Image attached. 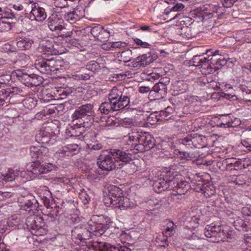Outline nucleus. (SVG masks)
<instances>
[{
    "mask_svg": "<svg viewBox=\"0 0 251 251\" xmlns=\"http://www.w3.org/2000/svg\"><path fill=\"white\" fill-rule=\"evenodd\" d=\"M126 145L128 150L133 151L134 153L149 151L155 145L153 137L147 132L133 130L125 136Z\"/></svg>",
    "mask_w": 251,
    "mask_h": 251,
    "instance_id": "nucleus-1",
    "label": "nucleus"
},
{
    "mask_svg": "<svg viewBox=\"0 0 251 251\" xmlns=\"http://www.w3.org/2000/svg\"><path fill=\"white\" fill-rule=\"evenodd\" d=\"M0 75V85L2 86L8 83L11 76L16 78L18 80L28 87L38 86L43 82V77L34 74H28L25 70H16L11 74Z\"/></svg>",
    "mask_w": 251,
    "mask_h": 251,
    "instance_id": "nucleus-2",
    "label": "nucleus"
},
{
    "mask_svg": "<svg viewBox=\"0 0 251 251\" xmlns=\"http://www.w3.org/2000/svg\"><path fill=\"white\" fill-rule=\"evenodd\" d=\"M65 62L57 57L50 58H42L36 60L35 67L44 74H56L64 72L67 67Z\"/></svg>",
    "mask_w": 251,
    "mask_h": 251,
    "instance_id": "nucleus-3",
    "label": "nucleus"
},
{
    "mask_svg": "<svg viewBox=\"0 0 251 251\" xmlns=\"http://www.w3.org/2000/svg\"><path fill=\"white\" fill-rule=\"evenodd\" d=\"M134 92L131 87L121 88L115 86L110 90L108 98L112 100L114 107L119 110L129 105L130 98Z\"/></svg>",
    "mask_w": 251,
    "mask_h": 251,
    "instance_id": "nucleus-4",
    "label": "nucleus"
},
{
    "mask_svg": "<svg viewBox=\"0 0 251 251\" xmlns=\"http://www.w3.org/2000/svg\"><path fill=\"white\" fill-rule=\"evenodd\" d=\"M94 113L93 104L86 103L77 107L72 115V118L74 122L75 120H78L79 124H83L84 127L93 123Z\"/></svg>",
    "mask_w": 251,
    "mask_h": 251,
    "instance_id": "nucleus-5",
    "label": "nucleus"
},
{
    "mask_svg": "<svg viewBox=\"0 0 251 251\" xmlns=\"http://www.w3.org/2000/svg\"><path fill=\"white\" fill-rule=\"evenodd\" d=\"M204 235L207 238H213V242L218 243L226 239V231L221 221H215L205 226Z\"/></svg>",
    "mask_w": 251,
    "mask_h": 251,
    "instance_id": "nucleus-6",
    "label": "nucleus"
},
{
    "mask_svg": "<svg viewBox=\"0 0 251 251\" xmlns=\"http://www.w3.org/2000/svg\"><path fill=\"white\" fill-rule=\"evenodd\" d=\"M110 219L102 216H94L89 223V229L91 236H100L109 228L111 224Z\"/></svg>",
    "mask_w": 251,
    "mask_h": 251,
    "instance_id": "nucleus-7",
    "label": "nucleus"
},
{
    "mask_svg": "<svg viewBox=\"0 0 251 251\" xmlns=\"http://www.w3.org/2000/svg\"><path fill=\"white\" fill-rule=\"evenodd\" d=\"M19 202L20 203V210L25 211L26 214L34 215L41 210L38 201L32 195L27 194L19 198Z\"/></svg>",
    "mask_w": 251,
    "mask_h": 251,
    "instance_id": "nucleus-8",
    "label": "nucleus"
},
{
    "mask_svg": "<svg viewBox=\"0 0 251 251\" xmlns=\"http://www.w3.org/2000/svg\"><path fill=\"white\" fill-rule=\"evenodd\" d=\"M97 164L102 170L110 171L120 169V165L117 164L108 150L104 151L99 156Z\"/></svg>",
    "mask_w": 251,
    "mask_h": 251,
    "instance_id": "nucleus-9",
    "label": "nucleus"
},
{
    "mask_svg": "<svg viewBox=\"0 0 251 251\" xmlns=\"http://www.w3.org/2000/svg\"><path fill=\"white\" fill-rule=\"evenodd\" d=\"M219 50H216L214 52H212L211 50H207L206 52L205 53L207 55V57L204 56V54L201 55V57L200 61V66H198L199 68L202 69V72L205 74H211L215 72L217 67L215 68L214 66L212 67L211 64V61L213 60V57H216L217 52H218Z\"/></svg>",
    "mask_w": 251,
    "mask_h": 251,
    "instance_id": "nucleus-10",
    "label": "nucleus"
},
{
    "mask_svg": "<svg viewBox=\"0 0 251 251\" xmlns=\"http://www.w3.org/2000/svg\"><path fill=\"white\" fill-rule=\"evenodd\" d=\"M114 159L115 163L120 165V169L123 166L132 161L131 154L126 152L123 149H107Z\"/></svg>",
    "mask_w": 251,
    "mask_h": 251,
    "instance_id": "nucleus-11",
    "label": "nucleus"
},
{
    "mask_svg": "<svg viewBox=\"0 0 251 251\" xmlns=\"http://www.w3.org/2000/svg\"><path fill=\"white\" fill-rule=\"evenodd\" d=\"M157 58L158 55L155 52H149L136 57L131 62V65L134 68L145 67Z\"/></svg>",
    "mask_w": 251,
    "mask_h": 251,
    "instance_id": "nucleus-12",
    "label": "nucleus"
},
{
    "mask_svg": "<svg viewBox=\"0 0 251 251\" xmlns=\"http://www.w3.org/2000/svg\"><path fill=\"white\" fill-rule=\"evenodd\" d=\"M71 236L72 239L75 240V242L82 243H85L86 240L92 237L89 228L81 226H76L72 230Z\"/></svg>",
    "mask_w": 251,
    "mask_h": 251,
    "instance_id": "nucleus-13",
    "label": "nucleus"
},
{
    "mask_svg": "<svg viewBox=\"0 0 251 251\" xmlns=\"http://www.w3.org/2000/svg\"><path fill=\"white\" fill-rule=\"evenodd\" d=\"M30 4L29 8H31V10L29 12V19L31 21L35 20L39 22H43L47 16L44 8L40 7L39 4L33 1L30 2L28 6Z\"/></svg>",
    "mask_w": 251,
    "mask_h": 251,
    "instance_id": "nucleus-14",
    "label": "nucleus"
},
{
    "mask_svg": "<svg viewBox=\"0 0 251 251\" xmlns=\"http://www.w3.org/2000/svg\"><path fill=\"white\" fill-rule=\"evenodd\" d=\"M169 83V79L166 78L164 83H156L150 91V94L154 96L155 99H161L165 98L167 93V85Z\"/></svg>",
    "mask_w": 251,
    "mask_h": 251,
    "instance_id": "nucleus-15",
    "label": "nucleus"
},
{
    "mask_svg": "<svg viewBox=\"0 0 251 251\" xmlns=\"http://www.w3.org/2000/svg\"><path fill=\"white\" fill-rule=\"evenodd\" d=\"M1 93L4 97L5 100L10 103L14 102L13 99L24 96L25 92L22 89L18 87H12L0 90Z\"/></svg>",
    "mask_w": 251,
    "mask_h": 251,
    "instance_id": "nucleus-16",
    "label": "nucleus"
},
{
    "mask_svg": "<svg viewBox=\"0 0 251 251\" xmlns=\"http://www.w3.org/2000/svg\"><path fill=\"white\" fill-rule=\"evenodd\" d=\"M48 152V149L43 146H32L30 148V154L34 162H43Z\"/></svg>",
    "mask_w": 251,
    "mask_h": 251,
    "instance_id": "nucleus-17",
    "label": "nucleus"
},
{
    "mask_svg": "<svg viewBox=\"0 0 251 251\" xmlns=\"http://www.w3.org/2000/svg\"><path fill=\"white\" fill-rule=\"evenodd\" d=\"M79 148L77 144H70L62 147L55 153L58 158H63L66 156H72L78 153Z\"/></svg>",
    "mask_w": 251,
    "mask_h": 251,
    "instance_id": "nucleus-18",
    "label": "nucleus"
},
{
    "mask_svg": "<svg viewBox=\"0 0 251 251\" xmlns=\"http://www.w3.org/2000/svg\"><path fill=\"white\" fill-rule=\"evenodd\" d=\"M87 28L90 30L91 33L94 38L100 42H104L109 37V33L103 29L102 26L98 25L92 28L89 26Z\"/></svg>",
    "mask_w": 251,
    "mask_h": 251,
    "instance_id": "nucleus-19",
    "label": "nucleus"
},
{
    "mask_svg": "<svg viewBox=\"0 0 251 251\" xmlns=\"http://www.w3.org/2000/svg\"><path fill=\"white\" fill-rule=\"evenodd\" d=\"M231 183L246 188L251 185V179L245 175L230 176Z\"/></svg>",
    "mask_w": 251,
    "mask_h": 251,
    "instance_id": "nucleus-20",
    "label": "nucleus"
},
{
    "mask_svg": "<svg viewBox=\"0 0 251 251\" xmlns=\"http://www.w3.org/2000/svg\"><path fill=\"white\" fill-rule=\"evenodd\" d=\"M32 169L31 172L35 175L47 174L51 170L52 164H41V162H33L31 165Z\"/></svg>",
    "mask_w": 251,
    "mask_h": 251,
    "instance_id": "nucleus-21",
    "label": "nucleus"
},
{
    "mask_svg": "<svg viewBox=\"0 0 251 251\" xmlns=\"http://www.w3.org/2000/svg\"><path fill=\"white\" fill-rule=\"evenodd\" d=\"M99 251H131V250L126 246H121L120 244L112 245L104 242L99 246Z\"/></svg>",
    "mask_w": 251,
    "mask_h": 251,
    "instance_id": "nucleus-22",
    "label": "nucleus"
},
{
    "mask_svg": "<svg viewBox=\"0 0 251 251\" xmlns=\"http://www.w3.org/2000/svg\"><path fill=\"white\" fill-rule=\"evenodd\" d=\"M167 180L166 178V174L158 178L156 180H154L152 187L153 190L156 193H159L166 190H168V186L167 184Z\"/></svg>",
    "mask_w": 251,
    "mask_h": 251,
    "instance_id": "nucleus-23",
    "label": "nucleus"
},
{
    "mask_svg": "<svg viewBox=\"0 0 251 251\" xmlns=\"http://www.w3.org/2000/svg\"><path fill=\"white\" fill-rule=\"evenodd\" d=\"M115 205L116 208L124 210L128 208L134 207L135 203L134 201H131L129 198L123 196L120 199H116Z\"/></svg>",
    "mask_w": 251,
    "mask_h": 251,
    "instance_id": "nucleus-24",
    "label": "nucleus"
},
{
    "mask_svg": "<svg viewBox=\"0 0 251 251\" xmlns=\"http://www.w3.org/2000/svg\"><path fill=\"white\" fill-rule=\"evenodd\" d=\"M33 44V40L28 36L20 37L17 40V46L21 50H29Z\"/></svg>",
    "mask_w": 251,
    "mask_h": 251,
    "instance_id": "nucleus-25",
    "label": "nucleus"
},
{
    "mask_svg": "<svg viewBox=\"0 0 251 251\" xmlns=\"http://www.w3.org/2000/svg\"><path fill=\"white\" fill-rule=\"evenodd\" d=\"M21 173L17 170L8 169L5 174L0 175V183L4 184L5 182H8L13 181L16 177L19 176Z\"/></svg>",
    "mask_w": 251,
    "mask_h": 251,
    "instance_id": "nucleus-26",
    "label": "nucleus"
},
{
    "mask_svg": "<svg viewBox=\"0 0 251 251\" xmlns=\"http://www.w3.org/2000/svg\"><path fill=\"white\" fill-rule=\"evenodd\" d=\"M178 176L173 175L171 171L166 172L167 184L168 186V190H172L175 192L177 186L179 178Z\"/></svg>",
    "mask_w": 251,
    "mask_h": 251,
    "instance_id": "nucleus-27",
    "label": "nucleus"
},
{
    "mask_svg": "<svg viewBox=\"0 0 251 251\" xmlns=\"http://www.w3.org/2000/svg\"><path fill=\"white\" fill-rule=\"evenodd\" d=\"M193 148H202L205 146L206 138L205 136L196 133H192Z\"/></svg>",
    "mask_w": 251,
    "mask_h": 251,
    "instance_id": "nucleus-28",
    "label": "nucleus"
},
{
    "mask_svg": "<svg viewBox=\"0 0 251 251\" xmlns=\"http://www.w3.org/2000/svg\"><path fill=\"white\" fill-rule=\"evenodd\" d=\"M114 102L111 99L108 100L107 101L102 102L99 108L101 113L108 114L110 112L118 111L116 107H115Z\"/></svg>",
    "mask_w": 251,
    "mask_h": 251,
    "instance_id": "nucleus-29",
    "label": "nucleus"
},
{
    "mask_svg": "<svg viewBox=\"0 0 251 251\" xmlns=\"http://www.w3.org/2000/svg\"><path fill=\"white\" fill-rule=\"evenodd\" d=\"M43 51L48 54H56L58 52L54 48L52 43L48 41H43L41 44Z\"/></svg>",
    "mask_w": 251,
    "mask_h": 251,
    "instance_id": "nucleus-30",
    "label": "nucleus"
},
{
    "mask_svg": "<svg viewBox=\"0 0 251 251\" xmlns=\"http://www.w3.org/2000/svg\"><path fill=\"white\" fill-rule=\"evenodd\" d=\"M191 134H188L186 137L177 140V144L186 149H193V143Z\"/></svg>",
    "mask_w": 251,
    "mask_h": 251,
    "instance_id": "nucleus-31",
    "label": "nucleus"
},
{
    "mask_svg": "<svg viewBox=\"0 0 251 251\" xmlns=\"http://www.w3.org/2000/svg\"><path fill=\"white\" fill-rule=\"evenodd\" d=\"M190 188L191 185L188 182L185 180H180L175 192L177 195H184L187 193Z\"/></svg>",
    "mask_w": 251,
    "mask_h": 251,
    "instance_id": "nucleus-32",
    "label": "nucleus"
},
{
    "mask_svg": "<svg viewBox=\"0 0 251 251\" xmlns=\"http://www.w3.org/2000/svg\"><path fill=\"white\" fill-rule=\"evenodd\" d=\"M34 217L29 216L26 219L25 225L26 227L33 234L38 235L40 234V230L39 228H36V225L34 224Z\"/></svg>",
    "mask_w": 251,
    "mask_h": 251,
    "instance_id": "nucleus-33",
    "label": "nucleus"
},
{
    "mask_svg": "<svg viewBox=\"0 0 251 251\" xmlns=\"http://www.w3.org/2000/svg\"><path fill=\"white\" fill-rule=\"evenodd\" d=\"M218 52L216 54V57H213V60L211 62L212 67L214 66L215 68L217 67L216 71L221 68L222 66H225L227 63V60L223 56L219 55Z\"/></svg>",
    "mask_w": 251,
    "mask_h": 251,
    "instance_id": "nucleus-34",
    "label": "nucleus"
},
{
    "mask_svg": "<svg viewBox=\"0 0 251 251\" xmlns=\"http://www.w3.org/2000/svg\"><path fill=\"white\" fill-rule=\"evenodd\" d=\"M79 11L76 9L72 12H66L64 15V18L71 24L75 23L80 18V16L77 13Z\"/></svg>",
    "mask_w": 251,
    "mask_h": 251,
    "instance_id": "nucleus-35",
    "label": "nucleus"
},
{
    "mask_svg": "<svg viewBox=\"0 0 251 251\" xmlns=\"http://www.w3.org/2000/svg\"><path fill=\"white\" fill-rule=\"evenodd\" d=\"M108 191L110 196L114 199H120L123 196V191L118 186L112 185L108 187Z\"/></svg>",
    "mask_w": 251,
    "mask_h": 251,
    "instance_id": "nucleus-36",
    "label": "nucleus"
},
{
    "mask_svg": "<svg viewBox=\"0 0 251 251\" xmlns=\"http://www.w3.org/2000/svg\"><path fill=\"white\" fill-rule=\"evenodd\" d=\"M0 224H2V225H4L5 227L7 226H11L14 228H16L18 227L19 225L20 224V220L17 219V217H16L15 218L14 216H12L10 219H8L7 221L6 219L1 220L0 221Z\"/></svg>",
    "mask_w": 251,
    "mask_h": 251,
    "instance_id": "nucleus-37",
    "label": "nucleus"
},
{
    "mask_svg": "<svg viewBox=\"0 0 251 251\" xmlns=\"http://www.w3.org/2000/svg\"><path fill=\"white\" fill-rule=\"evenodd\" d=\"M174 109L171 106H168L164 110L159 112V116L161 118V120L168 121L174 117Z\"/></svg>",
    "mask_w": 251,
    "mask_h": 251,
    "instance_id": "nucleus-38",
    "label": "nucleus"
},
{
    "mask_svg": "<svg viewBox=\"0 0 251 251\" xmlns=\"http://www.w3.org/2000/svg\"><path fill=\"white\" fill-rule=\"evenodd\" d=\"M215 193L214 185L210 182L203 183V194L206 198H209L213 195Z\"/></svg>",
    "mask_w": 251,
    "mask_h": 251,
    "instance_id": "nucleus-39",
    "label": "nucleus"
},
{
    "mask_svg": "<svg viewBox=\"0 0 251 251\" xmlns=\"http://www.w3.org/2000/svg\"><path fill=\"white\" fill-rule=\"evenodd\" d=\"M235 228L239 231H247L249 230V226L246 222L240 218H237L233 223Z\"/></svg>",
    "mask_w": 251,
    "mask_h": 251,
    "instance_id": "nucleus-40",
    "label": "nucleus"
},
{
    "mask_svg": "<svg viewBox=\"0 0 251 251\" xmlns=\"http://www.w3.org/2000/svg\"><path fill=\"white\" fill-rule=\"evenodd\" d=\"M230 160H226V170L228 171L238 170L244 167V164L240 160L235 161L234 162H230Z\"/></svg>",
    "mask_w": 251,
    "mask_h": 251,
    "instance_id": "nucleus-41",
    "label": "nucleus"
},
{
    "mask_svg": "<svg viewBox=\"0 0 251 251\" xmlns=\"http://www.w3.org/2000/svg\"><path fill=\"white\" fill-rule=\"evenodd\" d=\"M64 40L67 44V46L69 48L75 47L77 49H79L81 47L79 41L75 38H72L69 32L67 33Z\"/></svg>",
    "mask_w": 251,
    "mask_h": 251,
    "instance_id": "nucleus-42",
    "label": "nucleus"
},
{
    "mask_svg": "<svg viewBox=\"0 0 251 251\" xmlns=\"http://www.w3.org/2000/svg\"><path fill=\"white\" fill-rule=\"evenodd\" d=\"M190 242V244L196 249H201L204 247V240L196 235L192 236Z\"/></svg>",
    "mask_w": 251,
    "mask_h": 251,
    "instance_id": "nucleus-43",
    "label": "nucleus"
},
{
    "mask_svg": "<svg viewBox=\"0 0 251 251\" xmlns=\"http://www.w3.org/2000/svg\"><path fill=\"white\" fill-rule=\"evenodd\" d=\"M36 139L38 142L42 144L48 143L50 140V135L47 132L40 131L36 135Z\"/></svg>",
    "mask_w": 251,
    "mask_h": 251,
    "instance_id": "nucleus-44",
    "label": "nucleus"
},
{
    "mask_svg": "<svg viewBox=\"0 0 251 251\" xmlns=\"http://www.w3.org/2000/svg\"><path fill=\"white\" fill-rule=\"evenodd\" d=\"M86 68L87 70H90L94 73L99 72L100 70V67L99 64L96 61H91L89 62L86 66Z\"/></svg>",
    "mask_w": 251,
    "mask_h": 251,
    "instance_id": "nucleus-45",
    "label": "nucleus"
},
{
    "mask_svg": "<svg viewBox=\"0 0 251 251\" xmlns=\"http://www.w3.org/2000/svg\"><path fill=\"white\" fill-rule=\"evenodd\" d=\"M116 199H114L113 197L110 196V194L104 196L103 199V202L107 207H111L116 208L115 204H116Z\"/></svg>",
    "mask_w": 251,
    "mask_h": 251,
    "instance_id": "nucleus-46",
    "label": "nucleus"
},
{
    "mask_svg": "<svg viewBox=\"0 0 251 251\" xmlns=\"http://www.w3.org/2000/svg\"><path fill=\"white\" fill-rule=\"evenodd\" d=\"M132 52L130 50H126L122 51L121 53V58L125 62H128L132 59Z\"/></svg>",
    "mask_w": 251,
    "mask_h": 251,
    "instance_id": "nucleus-47",
    "label": "nucleus"
},
{
    "mask_svg": "<svg viewBox=\"0 0 251 251\" xmlns=\"http://www.w3.org/2000/svg\"><path fill=\"white\" fill-rule=\"evenodd\" d=\"M182 32L180 33L181 35H183L184 37L189 39L195 37L196 34L191 32V27L188 26L183 27L181 28Z\"/></svg>",
    "mask_w": 251,
    "mask_h": 251,
    "instance_id": "nucleus-48",
    "label": "nucleus"
},
{
    "mask_svg": "<svg viewBox=\"0 0 251 251\" xmlns=\"http://www.w3.org/2000/svg\"><path fill=\"white\" fill-rule=\"evenodd\" d=\"M178 152L179 155H180V157L181 159H186L187 160H192L194 158L193 154L191 153L190 152H188L184 151H179V150H175V153L177 154L176 153Z\"/></svg>",
    "mask_w": 251,
    "mask_h": 251,
    "instance_id": "nucleus-49",
    "label": "nucleus"
},
{
    "mask_svg": "<svg viewBox=\"0 0 251 251\" xmlns=\"http://www.w3.org/2000/svg\"><path fill=\"white\" fill-rule=\"evenodd\" d=\"M161 118L159 116V113L158 112L151 113L148 118V121L151 124L153 125L157 122L161 120Z\"/></svg>",
    "mask_w": 251,
    "mask_h": 251,
    "instance_id": "nucleus-50",
    "label": "nucleus"
},
{
    "mask_svg": "<svg viewBox=\"0 0 251 251\" xmlns=\"http://www.w3.org/2000/svg\"><path fill=\"white\" fill-rule=\"evenodd\" d=\"M34 224L36 225L35 228H39L40 231L43 229V227L45 226V222L42 217L36 216L34 217Z\"/></svg>",
    "mask_w": 251,
    "mask_h": 251,
    "instance_id": "nucleus-51",
    "label": "nucleus"
},
{
    "mask_svg": "<svg viewBox=\"0 0 251 251\" xmlns=\"http://www.w3.org/2000/svg\"><path fill=\"white\" fill-rule=\"evenodd\" d=\"M87 146L90 150L93 151L100 150L102 148V144L98 141H92V143L87 144Z\"/></svg>",
    "mask_w": 251,
    "mask_h": 251,
    "instance_id": "nucleus-52",
    "label": "nucleus"
},
{
    "mask_svg": "<svg viewBox=\"0 0 251 251\" xmlns=\"http://www.w3.org/2000/svg\"><path fill=\"white\" fill-rule=\"evenodd\" d=\"M83 131H84V129L83 128H81V127H78L76 128L72 129L70 130V136L78 137L79 139H80L79 137L82 135Z\"/></svg>",
    "mask_w": 251,
    "mask_h": 251,
    "instance_id": "nucleus-53",
    "label": "nucleus"
},
{
    "mask_svg": "<svg viewBox=\"0 0 251 251\" xmlns=\"http://www.w3.org/2000/svg\"><path fill=\"white\" fill-rule=\"evenodd\" d=\"M24 104L29 109H32L36 106V101L32 98H28L24 100Z\"/></svg>",
    "mask_w": 251,
    "mask_h": 251,
    "instance_id": "nucleus-54",
    "label": "nucleus"
},
{
    "mask_svg": "<svg viewBox=\"0 0 251 251\" xmlns=\"http://www.w3.org/2000/svg\"><path fill=\"white\" fill-rule=\"evenodd\" d=\"M48 26L50 30L56 32L60 31L62 29L64 28L63 25L53 23H50L49 24Z\"/></svg>",
    "mask_w": 251,
    "mask_h": 251,
    "instance_id": "nucleus-55",
    "label": "nucleus"
},
{
    "mask_svg": "<svg viewBox=\"0 0 251 251\" xmlns=\"http://www.w3.org/2000/svg\"><path fill=\"white\" fill-rule=\"evenodd\" d=\"M60 208L59 206L56 205L54 204L53 205L52 209H49V213L48 214L50 217L54 218L55 216H57L59 214Z\"/></svg>",
    "mask_w": 251,
    "mask_h": 251,
    "instance_id": "nucleus-56",
    "label": "nucleus"
},
{
    "mask_svg": "<svg viewBox=\"0 0 251 251\" xmlns=\"http://www.w3.org/2000/svg\"><path fill=\"white\" fill-rule=\"evenodd\" d=\"M13 195V193L10 191H0V200L10 198Z\"/></svg>",
    "mask_w": 251,
    "mask_h": 251,
    "instance_id": "nucleus-57",
    "label": "nucleus"
},
{
    "mask_svg": "<svg viewBox=\"0 0 251 251\" xmlns=\"http://www.w3.org/2000/svg\"><path fill=\"white\" fill-rule=\"evenodd\" d=\"M122 124L123 126L128 127L133 124V120L130 118H125L122 120Z\"/></svg>",
    "mask_w": 251,
    "mask_h": 251,
    "instance_id": "nucleus-58",
    "label": "nucleus"
},
{
    "mask_svg": "<svg viewBox=\"0 0 251 251\" xmlns=\"http://www.w3.org/2000/svg\"><path fill=\"white\" fill-rule=\"evenodd\" d=\"M57 110L56 107L53 105L52 106H49L48 107H46V109L44 110L45 114H43V116H45V114H52L55 113V110Z\"/></svg>",
    "mask_w": 251,
    "mask_h": 251,
    "instance_id": "nucleus-59",
    "label": "nucleus"
},
{
    "mask_svg": "<svg viewBox=\"0 0 251 251\" xmlns=\"http://www.w3.org/2000/svg\"><path fill=\"white\" fill-rule=\"evenodd\" d=\"M201 57V55H197L194 56L192 60L190 61V63L192 64V65L198 67L200 66V61L201 60L200 58Z\"/></svg>",
    "mask_w": 251,
    "mask_h": 251,
    "instance_id": "nucleus-60",
    "label": "nucleus"
},
{
    "mask_svg": "<svg viewBox=\"0 0 251 251\" xmlns=\"http://www.w3.org/2000/svg\"><path fill=\"white\" fill-rule=\"evenodd\" d=\"M237 0H221L224 7H231Z\"/></svg>",
    "mask_w": 251,
    "mask_h": 251,
    "instance_id": "nucleus-61",
    "label": "nucleus"
},
{
    "mask_svg": "<svg viewBox=\"0 0 251 251\" xmlns=\"http://www.w3.org/2000/svg\"><path fill=\"white\" fill-rule=\"evenodd\" d=\"M42 200L43 202L44 203V206L48 209H52L53 205H54V203H51L50 204V200L48 199L47 197H44Z\"/></svg>",
    "mask_w": 251,
    "mask_h": 251,
    "instance_id": "nucleus-62",
    "label": "nucleus"
},
{
    "mask_svg": "<svg viewBox=\"0 0 251 251\" xmlns=\"http://www.w3.org/2000/svg\"><path fill=\"white\" fill-rule=\"evenodd\" d=\"M80 198L85 204L88 203L91 200V197L86 192L82 193L80 194Z\"/></svg>",
    "mask_w": 251,
    "mask_h": 251,
    "instance_id": "nucleus-63",
    "label": "nucleus"
},
{
    "mask_svg": "<svg viewBox=\"0 0 251 251\" xmlns=\"http://www.w3.org/2000/svg\"><path fill=\"white\" fill-rule=\"evenodd\" d=\"M67 0H56L54 2L56 7L63 8L67 5Z\"/></svg>",
    "mask_w": 251,
    "mask_h": 251,
    "instance_id": "nucleus-64",
    "label": "nucleus"
}]
</instances>
